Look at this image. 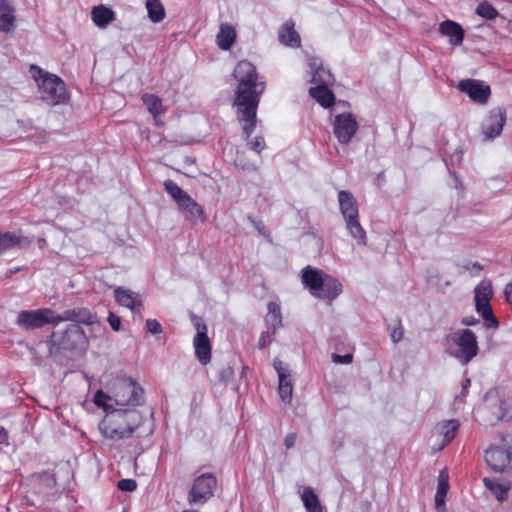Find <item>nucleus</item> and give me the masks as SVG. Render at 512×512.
<instances>
[{
	"label": "nucleus",
	"instance_id": "nucleus-2",
	"mask_svg": "<svg viewBox=\"0 0 512 512\" xmlns=\"http://www.w3.org/2000/svg\"><path fill=\"white\" fill-rule=\"evenodd\" d=\"M142 422L141 414L134 409H118L106 415L99 423L101 435L117 442L130 438Z\"/></svg>",
	"mask_w": 512,
	"mask_h": 512
},
{
	"label": "nucleus",
	"instance_id": "nucleus-9",
	"mask_svg": "<svg viewBox=\"0 0 512 512\" xmlns=\"http://www.w3.org/2000/svg\"><path fill=\"white\" fill-rule=\"evenodd\" d=\"M110 392L117 406L135 407L143 402L144 390L131 378L116 377L110 384Z\"/></svg>",
	"mask_w": 512,
	"mask_h": 512
},
{
	"label": "nucleus",
	"instance_id": "nucleus-24",
	"mask_svg": "<svg viewBox=\"0 0 512 512\" xmlns=\"http://www.w3.org/2000/svg\"><path fill=\"white\" fill-rule=\"evenodd\" d=\"M0 31L9 33L15 28L14 8L7 0H0Z\"/></svg>",
	"mask_w": 512,
	"mask_h": 512
},
{
	"label": "nucleus",
	"instance_id": "nucleus-10",
	"mask_svg": "<svg viewBox=\"0 0 512 512\" xmlns=\"http://www.w3.org/2000/svg\"><path fill=\"white\" fill-rule=\"evenodd\" d=\"M475 293V308L478 314L481 315L484 325L488 329H497L499 321L495 317L490 300L493 296L492 285L488 281H481L474 290Z\"/></svg>",
	"mask_w": 512,
	"mask_h": 512
},
{
	"label": "nucleus",
	"instance_id": "nucleus-6",
	"mask_svg": "<svg viewBox=\"0 0 512 512\" xmlns=\"http://www.w3.org/2000/svg\"><path fill=\"white\" fill-rule=\"evenodd\" d=\"M164 188L166 192L177 204L178 210L184 215V218L191 223L196 225L204 222V210L203 207L198 204L187 192H185L176 182L173 180H165Z\"/></svg>",
	"mask_w": 512,
	"mask_h": 512
},
{
	"label": "nucleus",
	"instance_id": "nucleus-36",
	"mask_svg": "<svg viewBox=\"0 0 512 512\" xmlns=\"http://www.w3.org/2000/svg\"><path fill=\"white\" fill-rule=\"evenodd\" d=\"M142 101L155 119L164 113L162 101L158 96L146 93L142 96Z\"/></svg>",
	"mask_w": 512,
	"mask_h": 512
},
{
	"label": "nucleus",
	"instance_id": "nucleus-37",
	"mask_svg": "<svg viewBox=\"0 0 512 512\" xmlns=\"http://www.w3.org/2000/svg\"><path fill=\"white\" fill-rule=\"evenodd\" d=\"M22 238L11 232L0 233V254L22 244Z\"/></svg>",
	"mask_w": 512,
	"mask_h": 512
},
{
	"label": "nucleus",
	"instance_id": "nucleus-43",
	"mask_svg": "<svg viewBox=\"0 0 512 512\" xmlns=\"http://www.w3.org/2000/svg\"><path fill=\"white\" fill-rule=\"evenodd\" d=\"M353 360L352 354H345V355H339V354H332V361L335 364H350Z\"/></svg>",
	"mask_w": 512,
	"mask_h": 512
},
{
	"label": "nucleus",
	"instance_id": "nucleus-48",
	"mask_svg": "<svg viewBox=\"0 0 512 512\" xmlns=\"http://www.w3.org/2000/svg\"><path fill=\"white\" fill-rule=\"evenodd\" d=\"M479 323V320L474 316H465L461 320V324L464 326H474Z\"/></svg>",
	"mask_w": 512,
	"mask_h": 512
},
{
	"label": "nucleus",
	"instance_id": "nucleus-14",
	"mask_svg": "<svg viewBox=\"0 0 512 512\" xmlns=\"http://www.w3.org/2000/svg\"><path fill=\"white\" fill-rule=\"evenodd\" d=\"M485 461L494 472H505L512 468V447L491 445L485 451Z\"/></svg>",
	"mask_w": 512,
	"mask_h": 512
},
{
	"label": "nucleus",
	"instance_id": "nucleus-50",
	"mask_svg": "<svg viewBox=\"0 0 512 512\" xmlns=\"http://www.w3.org/2000/svg\"><path fill=\"white\" fill-rule=\"evenodd\" d=\"M7 439H8L7 431L3 427H0V444L5 443L7 441Z\"/></svg>",
	"mask_w": 512,
	"mask_h": 512
},
{
	"label": "nucleus",
	"instance_id": "nucleus-8",
	"mask_svg": "<svg viewBox=\"0 0 512 512\" xmlns=\"http://www.w3.org/2000/svg\"><path fill=\"white\" fill-rule=\"evenodd\" d=\"M340 211L349 234L359 245H366V232L359 222L358 204L352 193L341 190L338 193Z\"/></svg>",
	"mask_w": 512,
	"mask_h": 512
},
{
	"label": "nucleus",
	"instance_id": "nucleus-13",
	"mask_svg": "<svg viewBox=\"0 0 512 512\" xmlns=\"http://www.w3.org/2000/svg\"><path fill=\"white\" fill-rule=\"evenodd\" d=\"M17 324L25 329H36L46 324L57 325L56 313L48 308L21 311L17 317Z\"/></svg>",
	"mask_w": 512,
	"mask_h": 512
},
{
	"label": "nucleus",
	"instance_id": "nucleus-4",
	"mask_svg": "<svg viewBox=\"0 0 512 512\" xmlns=\"http://www.w3.org/2000/svg\"><path fill=\"white\" fill-rule=\"evenodd\" d=\"M30 73L38 86L40 99L49 106L65 104L69 94L65 82L37 65L30 66Z\"/></svg>",
	"mask_w": 512,
	"mask_h": 512
},
{
	"label": "nucleus",
	"instance_id": "nucleus-40",
	"mask_svg": "<svg viewBox=\"0 0 512 512\" xmlns=\"http://www.w3.org/2000/svg\"><path fill=\"white\" fill-rule=\"evenodd\" d=\"M117 487L121 491L133 492L137 488V483L133 479H122L118 482Z\"/></svg>",
	"mask_w": 512,
	"mask_h": 512
},
{
	"label": "nucleus",
	"instance_id": "nucleus-17",
	"mask_svg": "<svg viewBox=\"0 0 512 512\" xmlns=\"http://www.w3.org/2000/svg\"><path fill=\"white\" fill-rule=\"evenodd\" d=\"M273 366L278 375V393L284 403H290L293 394V382L287 364L276 358Z\"/></svg>",
	"mask_w": 512,
	"mask_h": 512
},
{
	"label": "nucleus",
	"instance_id": "nucleus-23",
	"mask_svg": "<svg viewBox=\"0 0 512 512\" xmlns=\"http://www.w3.org/2000/svg\"><path fill=\"white\" fill-rule=\"evenodd\" d=\"M439 32L441 35L447 37L449 39V43L453 46H458L463 42L464 30L461 25L452 20H445L441 22L439 25Z\"/></svg>",
	"mask_w": 512,
	"mask_h": 512
},
{
	"label": "nucleus",
	"instance_id": "nucleus-5",
	"mask_svg": "<svg viewBox=\"0 0 512 512\" xmlns=\"http://www.w3.org/2000/svg\"><path fill=\"white\" fill-rule=\"evenodd\" d=\"M446 352L461 365L470 363L479 353L478 338L469 328H459L444 339Z\"/></svg>",
	"mask_w": 512,
	"mask_h": 512
},
{
	"label": "nucleus",
	"instance_id": "nucleus-11",
	"mask_svg": "<svg viewBox=\"0 0 512 512\" xmlns=\"http://www.w3.org/2000/svg\"><path fill=\"white\" fill-rule=\"evenodd\" d=\"M192 320L196 329V335L193 339L194 353L197 360L202 365H207L211 361V342L207 335L208 328L203 320L193 316Z\"/></svg>",
	"mask_w": 512,
	"mask_h": 512
},
{
	"label": "nucleus",
	"instance_id": "nucleus-15",
	"mask_svg": "<svg viewBox=\"0 0 512 512\" xmlns=\"http://www.w3.org/2000/svg\"><path fill=\"white\" fill-rule=\"evenodd\" d=\"M506 122V111L504 108L497 107L492 109L483 119L481 124V133L484 141L493 140L498 137Z\"/></svg>",
	"mask_w": 512,
	"mask_h": 512
},
{
	"label": "nucleus",
	"instance_id": "nucleus-18",
	"mask_svg": "<svg viewBox=\"0 0 512 512\" xmlns=\"http://www.w3.org/2000/svg\"><path fill=\"white\" fill-rule=\"evenodd\" d=\"M458 89L466 93L470 99L479 104H485L491 94L490 86L483 81L475 79H466L458 83Z\"/></svg>",
	"mask_w": 512,
	"mask_h": 512
},
{
	"label": "nucleus",
	"instance_id": "nucleus-1",
	"mask_svg": "<svg viewBox=\"0 0 512 512\" xmlns=\"http://www.w3.org/2000/svg\"><path fill=\"white\" fill-rule=\"evenodd\" d=\"M233 75L238 82L234 103L243 132L248 138L256 126V112L265 83L258 82L255 66L246 60L236 65Z\"/></svg>",
	"mask_w": 512,
	"mask_h": 512
},
{
	"label": "nucleus",
	"instance_id": "nucleus-21",
	"mask_svg": "<svg viewBox=\"0 0 512 512\" xmlns=\"http://www.w3.org/2000/svg\"><path fill=\"white\" fill-rule=\"evenodd\" d=\"M308 65L312 71V79L311 82L315 85H332L334 82V77L331 72L323 67L322 61L320 58L311 57L309 58Z\"/></svg>",
	"mask_w": 512,
	"mask_h": 512
},
{
	"label": "nucleus",
	"instance_id": "nucleus-27",
	"mask_svg": "<svg viewBox=\"0 0 512 512\" xmlns=\"http://www.w3.org/2000/svg\"><path fill=\"white\" fill-rule=\"evenodd\" d=\"M279 41L290 47L300 46V36L294 29V22L286 21L279 31Z\"/></svg>",
	"mask_w": 512,
	"mask_h": 512
},
{
	"label": "nucleus",
	"instance_id": "nucleus-33",
	"mask_svg": "<svg viewBox=\"0 0 512 512\" xmlns=\"http://www.w3.org/2000/svg\"><path fill=\"white\" fill-rule=\"evenodd\" d=\"M145 7L151 22L159 23L165 19L166 11L160 0H146Z\"/></svg>",
	"mask_w": 512,
	"mask_h": 512
},
{
	"label": "nucleus",
	"instance_id": "nucleus-35",
	"mask_svg": "<svg viewBox=\"0 0 512 512\" xmlns=\"http://www.w3.org/2000/svg\"><path fill=\"white\" fill-rule=\"evenodd\" d=\"M301 500L307 512H322V506L319 498L311 487H305L303 489Z\"/></svg>",
	"mask_w": 512,
	"mask_h": 512
},
{
	"label": "nucleus",
	"instance_id": "nucleus-54",
	"mask_svg": "<svg viewBox=\"0 0 512 512\" xmlns=\"http://www.w3.org/2000/svg\"><path fill=\"white\" fill-rule=\"evenodd\" d=\"M509 27H510V29L512 31V20L509 21Z\"/></svg>",
	"mask_w": 512,
	"mask_h": 512
},
{
	"label": "nucleus",
	"instance_id": "nucleus-28",
	"mask_svg": "<svg viewBox=\"0 0 512 512\" xmlns=\"http://www.w3.org/2000/svg\"><path fill=\"white\" fill-rule=\"evenodd\" d=\"M36 480V491L43 496H49L56 491V479L51 473L44 472L39 474L35 478Z\"/></svg>",
	"mask_w": 512,
	"mask_h": 512
},
{
	"label": "nucleus",
	"instance_id": "nucleus-30",
	"mask_svg": "<svg viewBox=\"0 0 512 512\" xmlns=\"http://www.w3.org/2000/svg\"><path fill=\"white\" fill-rule=\"evenodd\" d=\"M236 39V31L229 24H221L220 30L216 36L217 45L222 50L231 48Z\"/></svg>",
	"mask_w": 512,
	"mask_h": 512
},
{
	"label": "nucleus",
	"instance_id": "nucleus-46",
	"mask_svg": "<svg viewBox=\"0 0 512 512\" xmlns=\"http://www.w3.org/2000/svg\"><path fill=\"white\" fill-rule=\"evenodd\" d=\"M271 342H272V338H271L269 331L262 332V334L259 338L258 346H259V348H265Z\"/></svg>",
	"mask_w": 512,
	"mask_h": 512
},
{
	"label": "nucleus",
	"instance_id": "nucleus-44",
	"mask_svg": "<svg viewBox=\"0 0 512 512\" xmlns=\"http://www.w3.org/2000/svg\"><path fill=\"white\" fill-rule=\"evenodd\" d=\"M108 322L111 326V328L114 330V331H118L120 329V326H121V319L119 316H117L116 314H114L113 312H110L109 315H108Z\"/></svg>",
	"mask_w": 512,
	"mask_h": 512
},
{
	"label": "nucleus",
	"instance_id": "nucleus-52",
	"mask_svg": "<svg viewBox=\"0 0 512 512\" xmlns=\"http://www.w3.org/2000/svg\"><path fill=\"white\" fill-rule=\"evenodd\" d=\"M46 244H47V243H46V240H45V239L41 238V239H39V240H38V245H39V247H40V248L45 247V246H46Z\"/></svg>",
	"mask_w": 512,
	"mask_h": 512
},
{
	"label": "nucleus",
	"instance_id": "nucleus-39",
	"mask_svg": "<svg viewBox=\"0 0 512 512\" xmlns=\"http://www.w3.org/2000/svg\"><path fill=\"white\" fill-rule=\"evenodd\" d=\"M476 13L488 20H493L498 16L497 10L488 2H483L476 8Z\"/></svg>",
	"mask_w": 512,
	"mask_h": 512
},
{
	"label": "nucleus",
	"instance_id": "nucleus-12",
	"mask_svg": "<svg viewBox=\"0 0 512 512\" xmlns=\"http://www.w3.org/2000/svg\"><path fill=\"white\" fill-rule=\"evenodd\" d=\"M216 484V478L211 474H202L197 477L188 493L189 504H205L213 496Z\"/></svg>",
	"mask_w": 512,
	"mask_h": 512
},
{
	"label": "nucleus",
	"instance_id": "nucleus-19",
	"mask_svg": "<svg viewBox=\"0 0 512 512\" xmlns=\"http://www.w3.org/2000/svg\"><path fill=\"white\" fill-rule=\"evenodd\" d=\"M86 342V335L83 329L77 324H70L62 334L59 346L63 349L73 350L83 347Z\"/></svg>",
	"mask_w": 512,
	"mask_h": 512
},
{
	"label": "nucleus",
	"instance_id": "nucleus-51",
	"mask_svg": "<svg viewBox=\"0 0 512 512\" xmlns=\"http://www.w3.org/2000/svg\"><path fill=\"white\" fill-rule=\"evenodd\" d=\"M470 383H471L470 379L467 378V379L464 380V382L462 384L463 395H465L468 387L470 386Z\"/></svg>",
	"mask_w": 512,
	"mask_h": 512
},
{
	"label": "nucleus",
	"instance_id": "nucleus-53",
	"mask_svg": "<svg viewBox=\"0 0 512 512\" xmlns=\"http://www.w3.org/2000/svg\"><path fill=\"white\" fill-rule=\"evenodd\" d=\"M182 512H199V511H197V510H184Z\"/></svg>",
	"mask_w": 512,
	"mask_h": 512
},
{
	"label": "nucleus",
	"instance_id": "nucleus-22",
	"mask_svg": "<svg viewBox=\"0 0 512 512\" xmlns=\"http://www.w3.org/2000/svg\"><path fill=\"white\" fill-rule=\"evenodd\" d=\"M114 297L119 305L128 308L133 312L142 306L140 294L130 289L116 287L114 289Z\"/></svg>",
	"mask_w": 512,
	"mask_h": 512
},
{
	"label": "nucleus",
	"instance_id": "nucleus-16",
	"mask_svg": "<svg viewBox=\"0 0 512 512\" xmlns=\"http://www.w3.org/2000/svg\"><path fill=\"white\" fill-rule=\"evenodd\" d=\"M358 130V123L351 113H342L335 116L333 133L341 144H348Z\"/></svg>",
	"mask_w": 512,
	"mask_h": 512
},
{
	"label": "nucleus",
	"instance_id": "nucleus-38",
	"mask_svg": "<svg viewBox=\"0 0 512 512\" xmlns=\"http://www.w3.org/2000/svg\"><path fill=\"white\" fill-rule=\"evenodd\" d=\"M109 401H113V398L110 394L104 393L102 390H98L95 395L93 402L97 407L102 408L107 415L111 414L112 411H117L118 409H115L112 404L109 403Z\"/></svg>",
	"mask_w": 512,
	"mask_h": 512
},
{
	"label": "nucleus",
	"instance_id": "nucleus-3",
	"mask_svg": "<svg viewBox=\"0 0 512 512\" xmlns=\"http://www.w3.org/2000/svg\"><path fill=\"white\" fill-rule=\"evenodd\" d=\"M301 280L312 296L327 300L329 304L342 293L340 281L318 268L311 266L303 268Z\"/></svg>",
	"mask_w": 512,
	"mask_h": 512
},
{
	"label": "nucleus",
	"instance_id": "nucleus-45",
	"mask_svg": "<svg viewBox=\"0 0 512 512\" xmlns=\"http://www.w3.org/2000/svg\"><path fill=\"white\" fill-rule=\"evenodd\" d=\"M390 337L394 343L399 342L403 338V328L401 325L395 326L391 329Z\"/></svg>",
	"mask_w": 512,
	"mask_h": 512
},
{
	"label": "nucleus",
	"instance_id": "nucleus-31",
	"mask_svg": "<svg viewBox=\"0 0 512 512\" xmlns=\"http://www.w3.org/2000/svg\"><path fill=\"white\" fill-rule=\"evenodd\" d=\"M265 322L269 329H272V334L277 329L282 327V314L280 305L276 302L268 303V312L265 317Z\"/></svg>",
	"mask_w": 512,
	"mask_h": 512
},
{
	"label": "nucleus",
	"instance_id": "nucleus-34",
	"mask_svg": "<svg viewBox=\"0 0 512 512\" xmlns=\"http://www.w3.org/2000/svg\"><path fill=\"white\" fill-rule=\"evenodd\" d=\"M485 487L490 490L499 502L507 500L510 485L506 483H500L493 479L484 478L483 480Z\"/></svg>",
	"mask_w": 512,
	"mask_h": 512
},
{
	"label": "nucleus",
	"instance_id": "nucleus-7",
	"mask_svg": "<svg viewBox=\"0 0 512 512\" xmlns=\"http://www.w3.org/2000/svg\"><path fill=\"white\" fill-rule=\"evenodd\" d=\"M485 421L494 425L512 418V397L501 389H493L484 398Z\"/></svg>",
	"mask_w": 512,
	"mask_h": 512
},
{
	"label": "nucleus",
	"instance_id": "nucleus-20",
	"mask_svg": "<svg viewBox=\"0 0 512 512\" xmlns=\"http://www.w3.org/2000/svg\"><path fill=\"white\" fill-rule=\"evenodd\" d=\"M56 320L57 325L64 321L73 322L72 324L83 323L90 325L95 323L96 316L87 308H74L65 310L61 314L56 313Z\"/></svg>",
	"mask_w": 512,
	"mask_h": 512
},
{
	"label": "nucleus",
	"instance_id": "nucleus-42",
	"mask_svg": "<svg viewBox=\"0 0 512 512\" xmlns=\"http://www.w3.org/2000/svg\"><path fill=\"white\" fill-rule=\"evenodd\" d=\"M249 146L253 151L260 153L265 147V141L262 137L259 136L251 140L249 142Z\"/></svg>",
	"mask_w": 512,
	"mask_h": 512
},
{
	"label": "nucleus",
	"instance_id": "nucleus-41",
	"mask_svg": "<svg viewBox=\"0 0 512 512\" xmlns=\"http://www.w3.org/2000/svg\"><path fill=\"white\" fill-rule=\"evenodd\" d=\"M146 329L152 334H159L162 332V326L156 319H148L146 321Z\"/></svg>",
	"mask_w": 512,
	"mask_h": 512
},
{
	"label": "nucleus",
	"instance_id": "nucleus-26",
	"mask_svg": "<svg viewBox=\"0 0 512 512\" xmlns=\"http://www.w3.org/2000/svg\"><path fill=\"white\" fill-rule=\"evenodd\" d=\"M330 86L331 85H316L309 89L310 96L325 108L332 106L335 101Z\"/></svg>",
	"mask_w": 512,
	"mask_h": 512
},
{
	"label": "nucleus",
	"instance_id": "nucleus-29",
	"mask_svg": "<svg viewBox=\"0 0 512 512\" xmlns=\"http://www.w3.org/2000/svg\"><path fill=\"white\" fill-rule=\"evenodd\" d=\"M459 427L460 423L458 420L455 419L444 421L438 425L437 430L439 434L443 437L439 450L442 449L445 445L450 443L455 438Z\"/></svg>",
	"mask_w": 512,
	"mask_h": 512
},
{
	"label": "nucleus",
	"instance_id": "nucleus-49",
	"mask_svg": "<svg viewBox=\"0 0 512 512\" xmlns=\"http://www.w3.org/2000/svg\"><path fill=\"white\" fill-rule=\"evenodd\" d=\"M504 294L506 301L512 305V281L506 285Z\"/></svg>",
	"mask_w": 512,
	"mask_h": 512
},
{
	"label": "nucleus",
	"instance_id": "nucleus-25",
	"mask_svg": "<svg viewBox=\"0 0 512 512\" xmlns=\"http://www.w3.org/2000/svg\"><path fill=\"white\" fill-rule=\"evenodd\" d=\"M91 18L97 27L103 29L115 20V12L109 7L99 5L93 7L91 11Z\"/></svg>",
	"mask_w": 512,
	"mask_h": 512
},
{
	"label": "nucleus",
	"instance_id": "nucleus-47",
	"mask_svg": "<svg viewBox=\"0 0 512 512\" xmlns=\"http://www.w3.org/2000/svg\"><path fill=\"white\" fill-rule=\"evenodd\" d=\"M296 440H297L296 433L292 432V433L287 434L286 437H285V446H286V448L287 449L292 448L295 445Z\"/></svg>",
	"mask_w": 512,
	"mask_h": 512
},
{
	"label": "nucleus",
	"instance_id": "nucleus-32",
	"mask_svg": "<svg viewBox=\"0 0 512 512\" xmlns=\"http://www.w3.org/2000/svg\"><path fill=\"white\" fill-rule=\"evenodd\" d=\"M449 475L446 470H441L438 475L437 490L435 494V504L439 508L445 503V498L449 490Z\"/></svg>",
	"mask_w": 512,
	"mask_h": 512
}]
</instances>
